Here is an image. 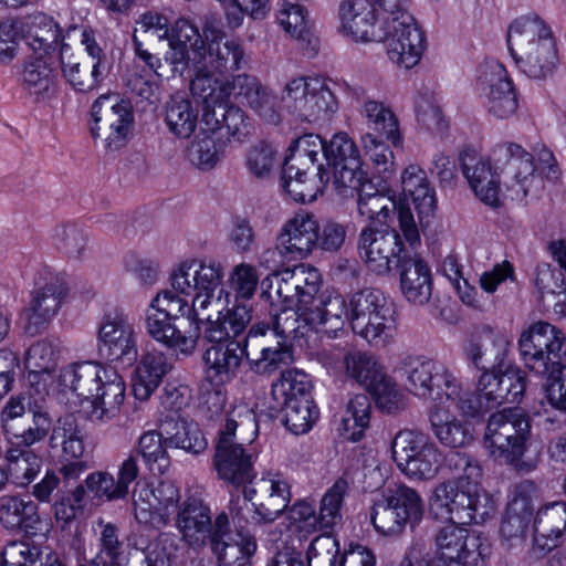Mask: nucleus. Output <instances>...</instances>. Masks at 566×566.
Returning <instances> with one entry per match:
<instances>
[{"instance_id": "473e14b6", "label": "nucleus", "mask_w": 566, "mask_h": 566, "mask_svg": "<svg viewBox=\"0 0 566 566\" xmlns=\"http://www.w3.org/2000/svg\"><path fill=\"white\" fill-rule=\"evenodd\" d=\"M0 523L4 528L23 532L29 537L43 535L45 531L39 505L20 495L0 497Z\"/></svg>"}, {"instance_id": "ea45409f", "label": "nucleus", "mask_w": 566, "mask_h": 566, "mask_svg": "<svg viewBox=\"0 0 566 566\" xmlns=\"http://www.w3.org/2000/svg\"><path fill=\"white\" fill-rule=\"evenodd\" d=\"M101 380L88 401L96 418L105 420L118 413L125 400L126 387L122 376L112 368H105Z\"/></svg>"}, {"instance_id": "393cba45", "label": "nucleus", "mask_w": 566, "mask_h": 566, "mask_svg": "<svg viewBox=\"0 0 566 566\" xmlns=\"http://www.w3.org/2000/svg\"><path fill=\"white\" fill-rule=\"evenodd\" d=\"M145 327L147 334L156 342L184 355H191L198 342L195 326H186L163 314L149 305L145 313Z\"/></svg>"}, {"instance_id": "6e6552de", "label": "nucleus", "mask_w": 566, "mask_h": 566, "mask_svg": "<svg viewBox=\"0 0 566 566\" xmlns=\"http://www.w3.org/2000/svg\"><path fill=\"white\" fill-rule=\"evenodd\" d=\"M522 360L533 373L549 380L566 368V337L546 322H536L521 334Z\"/></svg>"}, {"instance_id": "a878e982", "label": "nucleus", "mask_w": 566, "mask_h": 566, "mask_svg": "<svg viewBox=\"0 0 566 566\" xmlns=\"http://www.w3.org/2000/svg\"><path fill=\"white\" fill-rule=\"evenodd\" d=\"M203 34L208 44L207 46L203 44L201 52L195 55V62L218 73L237 71L241 67L244 50L239 41H222L224 32L211 23L205 25Z\"/></svg>"}, {"instance_id": "2eb2a0df", "label": "nucleus", "mask_w": 566, "mask_h": 566, "mask_svg": "<svg viewBox=\"0 0 566 566\" xmlns=\"http://www.w3.org/2000/svg\"><path fill=\"white\" fill-rule=\"evenodd\" d=\"M91 116V134L95 139H102L106 150H117L125 145L134 123L129 102L116 94H103L93 103Z\"/></svg>"}, {"instance_id": "20e7f679", "label": "nucleus", "mask_w": 566, "mask_h": 566, "mask_svg": "<svg viewBox=\"0 0 566 566\" xmlns=\"http://www.w3.org/2000/svg\"><path fill=\"white\" fill-rule=\"evenodd\" d=\"M509 51L517 69L527 77L544 80L558 63L552 30L537 17H521L507 30Z\"/></svg>"}, {"instance_id": "9b49d317", "label": "nucleus", "mask_w": 566, "mask_h": 566, "mask_svg": "<svg viewBox=\"0 0 566 566\" xmlns=\"http://www.w3.org/2000/svg\"><path fill=\"white\" fill-rule=\"evenodd\" d=\"M392 459L408 478L431 480L440 468L441 452L430 438L417 430H400L391 442Z\"/></svg>"}, {"instance_id": "f257e3e1", "label": "nucleus", "mask_w": 566, "mask_h": 566, "mask_svg": "<svg viewBox=\"0 0 566 566\" xmlns=\"http://www.w3.org/2000/svg\"><path fill=\"white\" fill-rule=\"evenodd\" d=\"M455 482L436 486L433 502L444 509L453 521L463 524L483 523L494 511L492 496L480 486L482 469L476 459L464 452H451L446 458Z\"/></svg>"}, {"instance_id": "dca6fc26", "label": "nucleus", "mask_w": 566, "mask_h": 566, "mask_svg": "<svg viewBox=\"0 0 566 566\" xmlns=\"http://www.w3.org/2000/svg\"><path fill=\"white\" fill-rule=\"evenodd\" d=\"M180 504V493L171 481H159L156 486L144 485L133 493L136 521L150 528H160L169 524Z\"/></svg>"}, {"instance_id": "09e8293b", "label": "nucleus", "mask_w": 566, "mask_h": 566, "mask_svg": "<svg viewBox=\"0 0 566 566\" xmlns=\"http://www.w3.org/2000/svg\"><path fill=\"white\" fill-rule=\"evenodd\" d=\"M429 420L434 437L444 447L464 448L474 440V428L455 417H449L437 409L430 412Z\"/></svg>"}, {"instance_id": "6e6d98bb", "label": "nucleus", "mask_w": 566, "mask_h": 566, "mask_svg": "<svg viewBox=\"0 0 566 566\" xmlns=\"http://www.w3.org/2000/svg\"><path fill=\"white\" fill-rule=\"evenodd\" d=\"M346 375L364 386L368 391L388 375L370 353L349 352L344 356Z\"/></svg>"}, {"instance_id": "6ab92c4d", "label": "nucleus", "mask_w": 566, "mask_h": 566, "mask_svg": "<svg viewBox=\"0 0 566 566\" xmlns=\"http://www.w3.org/2000/svg\"><path fill=\"white\" fill-rule=\"evenodd\" d=\"M377 4L373 0H342L338 4V32L356 43L382 42L385 14L378 21Z\"/></svg>"}, {"instance_id": "f704fd0d", "label": "nucleus", "mask_w": 566, "mask_h": 566, "mask_svg": "<svg viewBox=\"0 0 566 566\" xmlns=\"http://www.w3.org/2000/svg\"><path fill=\"white\" fill-rule=\"evenodd\" d=\"M312 168L301 167L295 163L284 161L282 168V187L296 202H313L323 195L329 181L328 170L323 165L317 166L316 178L307 179V171Z\"/></svg>"}, {"instance_id": "58836bf2", "label": "nucleus", "mask_w": 566, "mask_h": 566, "mask_svg": "<svg viewBox=\"0 0 566 566\" xmlns=\"http://www.w3.org/2000/svg\"><path fill=\"white\" fill-rule=\"evenodd\" d=\"M205 130L211 134L226 130L229 137L243 140L250 135L251 123L247 113L239 106L223 102L217 107L205 109L202 113Z\"/></svg>"}, {"instance_id": "338daca9", "label": "nucleus", "mask_w": 566, "mask_h": 566, "mask_svg": "<svg viewBox=\"0 0 566 566\" xmlns=\"http://www.w3.org/2000/svg\"><path fill=\"white\" fill-rule=\"evenodd\" d=\"M326 143L315 134H305L293 140L284 161L295 163L301 167L314 168L318 155L325 156Z\"/></svg>"}, {"instance_id": "bf43d9fd", "label": "nucleus", "mask_w": 566, "mask_h": 566, "mask_svg": "<svg viewBox=\"0 0 566 566\" xmlns=\"http://www.w3.org/2000/svg\"><path fill=\"white\" fill-rule=\"evenodd\" d=\"M349 322L370 318V316L396 311L394 301L377 289H364L354 293L349 300Z\"/></svg>"}, {"instance_id": "423d86ee", "label": "nucleus", "mask_w": 566, "mask_h": 566, "mask_svg": "<svg viewBox=\"0 0 566 566\" xmlns=\"http://www.w3.org/2000/svg\"><path fill=\"white\" fill-rule=\"evenodd\" d=\"M534 151L537 164L532 153L513 142L497 144L492 150L495 168L504 174L509 187L514 189L517 196L526 197L533 188L539 186L541 178L537 171L553 181L560 175L554 154L548 148L542 146Z\"/></svg>"}, {"instance_id": "a211bd4d", "label": "nucleus", "mask_w": 566, "mask_h": 566, "mask_svg": "<svg viewBox=\"0 0 566 566\" xmlns=\"http://www.w3.org/2000/svg\"><path fill=\"white\" fill-rule=\"evenodd\" d=\"M97 350L101 357L112 363L130 366L137 360L136 333L125 313L114 311L103 316L97 335Z\"/></svg>"}, {"instance_id": "b1692460", "label": "nucleus", "mask_w": 566, "mask_h": 566, "mask_svg": "<svg viewBox=\"0 0 566 566\" xmlns=\"http://www.w3.org/2000/svg\"><path fill=\"white\" fill-rule=\"evenodd\" d=\"M218 566H252L251 558L256 552V542L252 536L239 535L234 539L227 513L217 515L213 537L208 543Z\"/></svg>"}, {"instance_id": "c85d7f7f", "label": "nucleus", "mask_w": 566, "mask_h": 566, "mask_svg": "<svg viewBox=\"0 0 566 566\" xmlns=\"http://www.w3.org/2000/svg\"><path fill=\"white\" fill-rule=\"evenodd\" d=\"M459 160L462 174L475 196L485 205L497 207L500 179L493 171L490 160L472 148L463 149Z\"/></svg>"}, {"instance_id": "a19ab883", "label": "nucleus", "mask_w": 566, "mask_h": 566, "mask_svg": "<svg viewBox=\"0 0 566 566\" xmlns=\"http://www.w3.org/2000/svg\"><path fill=\"white\" fill-rule=\"evenodd\" d=\"M509 344L503 335L495 334L488 327L484 329L483 338H473L468 342L464 353L475 368L488 371L502 365Z\"/></svg>"}, {"instance_id": "c9c22d12", "label": "nucleus", "mask_w": 566, "mask_h": 566, "mask_svg": "<svg viewBox=\"0 0 566 566\" xmlns=\"http://www.w3.org/2000/svg\"><path fill=\"white\" fill-rule=\"evenodd\" d=\"M396 269L399 270L400 287L406 300L415 305L427 304L432 294V277L422 258L408 253Z\"/></svg>"}, {"instance_id": "ddd939ff", "label": "nucleus", "mask_w": 566, "mask_h": 566, "mask_svg": "<svg viewBox=\"0 0 566 566\" xmlns=\"http://www.w3.org/2000/svg\"><path fill=\"white\" fill-rule=\"evenodd\" d=\"M382 42H386L389 59L407 70L417 65L426 49L422 30L408 10V3L385 14Z\"/></svg>"}, {"instance_id": "f3484780", "label": "nucleus", "mask_w": 566, "mask_h": 566, "mask_svg": "<svg viewBox=\"0 0 566 566\" xmlns=\"http://www.w3.org/2000/svg\"><path fill=\"white\" fill-rule=\"evenodd\" d=\"M358 253L371 272L385 275L396 268L409 251L396 230L366 227L359 233Z\"/></svg>"}, {"instance_id": "7ed1b4c3", "label": "nucleus", "mask_w": 566, "mask_h": 566, "mask_svg": "<svg viewBox=\"0 0 566 566\" xmlns=\"http://www.w3.org/2000/svg\"><path fill=\"white\" fill-rule=\"evenodd\" d=\"M251 322L250 311L237 306L229 315L218 317L205 329V337L213 345L206 349L203 359L207 377L217 386L232 381L241 367L248 348L239 339Z\"/></svg>"}, {"instance_id": "2f4dec72", "label": "nucleus", "mask_w": 566, "mask_h": 566, "mask_svg": "<svg viewBox=\"0 0 566 566\" xmlns=\"http://www.w3.org/2000/svg\"><path fill=\"white\" fill-rule=\"evenodd\" d=\"M241 103H245L263 120L271 124L280 122L276 96L264 86L255 76L239 74L233 77L230 93Z\"/></svg>"}, {"instance_id": "aec40b11", "label": "nucleus", "mask_w": 566, "mask_h": 566, "mask_svg": "<svg viewBox=\"0 0 566 566\" xmlns=\"http://www.w3.org/2000/svg\"><path fill=\"white\" fill-rule=\"evenodd\" d=\"M67 293V283L61 275H51L44 284L35 287L23 310L25 334L35 336L44 332L59 313Z\"/></svg>"}, {"instance_id": "4468645a", "label": "nucleus", "mask_w": 566, "mask_h": 566, "mask_svg": "<svg viewBox=\"0 0 566 566\" xmlns=\"http://www.w3.org/2000/svg\"><path fill=\"white\" fill-rule=\"evenodd\" d=\"M407 389L418 398L441 401L454 397L459 380L441 363L420 356H407L401 363Z\"/></svg>"}, {"instance_id": "9d476101", "label": "nucleus", "mask_w": 566, "mask_h": 566, "mask_svg": "<svg viewBox=\"0 0 566 566\" xmlns=\"http://www.w3.org/2000/svg\"><path fill=\"white\" fill-rule=\"evenodd\" d=\"M268 283L269 289L263 290L261 296L272 306L276 304L289 310L301 306L303 311L319 292L322 279L316 269L301 264L268 276L262 285Z\"/></svg>"}, {"instance_id": "c03bdc74", "label": "nucleus", "mask_w": 566, "mask_h": 566, "mask_svg": "<svg viewBox=\"0 0 566 566\" xmlns=\"http://www.w3.org/2000/svg\"><path fill=\"white\" fill-rule=\"evenodd\" d=\"M195 76L190 81V92L203 104V111L228 102L230 83L216 77L213 71L193 61Z\"/></svg>"}, {"instance_id": "e433bc0d", "label": "nucleus", "mask_w": 566, "mask_h": 566, "mask_svg": "<svg viewBox=\"0 0 566 566\" xmlns=\"http://www.w3.org/2000/svg\"><path fill=\"white\" fill-rule=\"evenodd\" d=\"M106 367L95 361H81L65 366L60 370L59 388L64 395H71L84 401L92 398L97 382Z\"/></svg>"}, {"instance_id": "4c0bfd02", "label": "nucleus", "mask_w": 566, "mask_h": 566, "mask_svg": "<svg viewBox=\"0 0 566 566\" xmlns=\"http://www.w3.org/2000/svg\"><path fill=\"white\" fill-rule=\"evenodd\" d=\"M69 45L63 44L60 53L61 70L70 86L78 93H90L99 87L108 71L95 62H86L81 56L69 53Z\"/></svg>"}, {"instance_id": "0eeeda50", "label": "nucleus", "mask_w": 566, "mask_h": 566, "mask_svg": "<svg viewBox=\"0 0 566 566\" xmlns=\"http://www.w3.org/2000/svg\"><path fill=\"white\" fill-rule=\"evenodd\" d=\"M424 515V502L419 492L406 484L388 488L371 509L375 531L385 537H398L407 526L417 527Z\"/></svg>"}, {"instance_id": "5fc2aeb1", "label": "nucleus", "mask_w": 566, "mask_h": 566, "mask_svg": "<svg viewBox=\"0 0 566 566\" xmlns=\"http://www.w3.org/2000/svg\"><path fill=\"white\" fill-rule=\"evenodd\" d=\"M49 447L63 461L81 459L85 447L81 430L74 420L59 419L54 426Z\"/></svg>"}, {"instance_id": "774afa93", "label": "nucleus", "mask_w": 566, "mask_h": 566, "mask_svg": "<svg viewBox=\"0 0 566 566\" xmlns=\"http://www.w3.org/2000/svg\"><path fill=\"white\" fill-rule=\"evenodd\" d=\"M180 539L171 533H161L156 546L146 555V564L149 566H174L180 563L186 548L180 545Z\"/></svg>"}, {"instance_id": "603ef678", "label": "nucleus", "mask_w": 566, "mask_h": 566, "mask_svg": "<svg viewBox=\"0 0 566 566\" xmlns=\"http://www.w3.org/2000/svg\"><path fill=\"white\" fill-rule=\"evenodd\" d=\"M25 38L34 51H44L61 49L62 31L59 24L45 13L38 12L25 18L23 21Z\"/></svg>"}, {"instance_id": "cd10ccee", "label": "nucleus", "mask_w": 566, "mask_h": 566, "mask_svg": "<svg viewBox=\"0 0 566 566\" xmlns=\"http://www.w3.org/2000/svg\"><path fill=\"white\" fill-rule=\"evenodd\" d=\"M348 310L343 296L318 292L313 296L312 304L304 307L302 316L308 328L335 338L339 332H344L345 323L349 321Z\"/></svg>"}, {"instance_id": "680f3d73", "label": "nucleus", "mask_w": 566, "mask_h": 566, "mask_svg": "<svg viewBox=\"0 0 566 566\" xmlns=\"http://www.w3.org/2000/svg\"><path fill=\"white\" fill-rule=\"evenodd\" d=\"M98 538V551L90 560L91 566H127L123 543L119 541L118 527L113 523H103Z\"/></svg>"}, {"instance_id": "052dcab7", "label": "nucleus", "mask_w": 566, "mask_h": 566, "mask_svg": "<svg viewBox=\"0 0 566 566\" xmlns=\"http://www.w3.org/2000/svg\"><path fill=\"white\" fill-rule=\"evenodd\" d=\"M371 402L366 394H357L346 403L342 426L346 439L359 441L369 427Z\"/></svg>"}, {"instance_id": "e2e57ef3", "label": "nucleus", "mask_w": 566, "mask_h": 566, "mask_svg": "<svg viewBox=\"0 0 566 566\" xmlns=\"http://www.w3.org/2000/svg\"><path fill=\"white\" fill-rule=\"evenodd\" d=\"M167 446L168 443L165 441V434L161 429L160 431L148 430L138 438L135 454L142 457L150 471L157 470L158 473H164L169 464Z\"/></svg>"}, {"instance_id": "0e129e2a", "label": "nucleus", "mask_w": 566, "mask_h": 566, "mask_svg": "<svg viewBox=\"0 0 566 566\" xmlns=\"http://www.w3.org/2000/svg\"><path fill=\"white\" fill-rule=\"evenodd\" d=\"M229 283L234 295V304L231 310H228L227 315L237 306H244L250 311V315L252 316V310L245 302L250 301L256 292L259 285L256 269L249 263L235 265L230 273Z\"/></svg>"}, {"instance_id": "13d9d810", "label": "nucleus", "mask_w": 566, "mask_h": 566, "mask_svg": "<svg viewBox=\"0 0 566 566\" xmlns=\"http://www.w3.org/2000/svg\"><path fill=\"white\" fill-rule=\"evenodd\" d=\"M6 460L10 481L20 488L29 485L42 468V458L30 449L10 448Z\"/></svg>"}, {"instance_id": "a18cd8bd", "label": "nucleus", "mask_w": 566, "mask_h": 566, "mask_svg": "<svg viewBox=\"0 0 566 566\" xmlns=\"http://www.w3.org/2000/svg\"><path fill=\"white\" fill-rule=\"evenodd\" d=\"M165 441L170 447L180 448L192 453L203 451L208 442L198 424L179 417L167 416L160 422Z\"/></svg>"}, {"instance_id": "1a4fd4ad", "label": "nucleus", "mask_w": 566, "mask_h": 566, "mask_svg": "<svg viewBox=\"0 0 566 566\" xmlns=\"http://www.w3.org/2000/svg\"><path fill=\"white\" fill-rule=\"evenodd\" d=\"M450 524L440 527L434 535L436 566H486L491 546L485 537L460 526L448 514Z\"/></svg>"}, {"instance_id": "69168bd1", "label": "nucleus", "mask_w": 566, "mask_h": 566, "mask_svg": "<svg viewBox=\"0 0 566 566\" xmlns=\"http://www.w3.org/2000/svg\"><path fill=\"white\" fill-rule=\"evenodd\" d=\"M279 408L284 413L285 427L294 434L308 432L319 418V410L313 398L287 402Z\"/></svg>"}, {"instance_id": "3c124183", "label": "nucleus", "mask_w": 566, "mask_h": 566, "mask_svg": "<svg viewBox=\"0 0 566 566\" xmlns=\"http://www.w3.org/2000/svg\"><path fill=\"white\" fill-rule=\"evenodd\" d=\"M245 359L252 373L270 377L293 363V348L284 340H276L274 344L263 345L256 355L248 350Z\"/></svg>"}, {"instance_id": "39448f33", "label": "nucleus", "mask_w": 566, "mask_h": 566, "mask_svg": "<svg viewBox=\"0 0 566 566\" xmlns=\"http://www.w3.org/2000/svg\"><path fill=\"white\" fill-rule=\"evenodd\" d=\"M530 416L520 408H504L493 412L486 422L484 447L496 461L517 471H531L535 467L523 461L531 439Z\"/></svg>"}, {"instance_id": "412c9836", "label": "nucleus", "mask_w": 566, "mask_h": 566, "mask_svg": "<svg viewBox=\"0 0 566 566\" xmlns=\"http://www.w3.org/2000/svg\"><path fill=\"white\" fill-rule=\"evenodd\" d=\"M217 517L212 520L209 504L199 494H188L175 514V527L181 541L193 549H201L212 539Z\"/></svg>"}, {"instance_id": "49530a36", "label": "nucleus", "mask_w": 566, "mask_h": 566, "mask_svg": "<svg viewBox=\"0 0 566 566\" xmlns=\"http://www.w3.org/2000/svg\"><path fill=\"white\" fill-rule=\"evenodd\" d=\"M164 123L175 137L187 139L197 128L198 109L188 97L174 95L164 106Z\"/></svg>"}, {"instance_id": "5701e85b", "label": "nucleus", "mask_w": 566, "mask_h": 566, "mask_svg": "<svg viewBox=\"0 0 566 566\" xmlns=\"http://www.w3.org/2000/svg\"><path fill=\"white\" fill-rule=\"evenodd\" d=\"M255 488H244L243 497L248 506H253L252 518L256 523H271L275 521L287 507L291 501L289 483L280 475L262 478Z\"/></svg>"}, {"instance_id": "72a5a7b5", "label": "nucleus", "mask_w": 566, "mask_h": 566, "mask_svg": "<svg viewBox=\"0 0 566 566\" xmlns=\"http://www.w3.org/2000/svg\"><path fill=\"white\" fill-rule=\"evenodd\" d=\"M566 535V502L551 503L538 510L534 521V552L544 555L560 545Z\"/></svg>"}, {"instance_id": "de8ad7c7", "label": "nucleus", "mask_w": 566, "mask_h": 566, "mask_svg": "<svg viewBox=\"0 0 566 566\" xmlns=\"http://www.w3.org/2000/svg\"><path fill=\"white\" fill-rule=\"evenodd\" d=\"M360 115L366 119L367 133L385 138L395 146L400 143L399 123L389 106L382 102L367 98L360 106Z\"/></svg>"}, {"instance_id": "bb28decb", "label": "nucleus", "mask_w": 566, "mask_h": 566, "mask_svg": "<svg viewBox=\"0 0 566 566\" xmlns=\"http://www.w3.org/2000/svg\"><path fill=\"white\" fill-rule=\"evenodd\" d=\"M223 266L216 261L191 260L182 262L171 274L172 290L185 296L193 292H217L222 285Z\"/></svg>"}, {"instance_id": "f03ea898", "label": "nucleus", "mask_w": 566, "mask_h": 566, "mask_svg": "<svg viewBox=\"0 0 566 566\" xmlns=\"http://www.w3.org/2000/svg\"><path fill=\"white\" fill-rule=\"evenodd\" d=\"M258 434L256 415L249 405H235L226 413L213 457V467L221 480L243 489L253 481L252 459L243 446L251 443Z\"/></svg>"}, {"instance_id": "f8f14e48", "label": "nucleus", "mask_w": 566, "mask_h": 566, "mask_svg": "<svg viewBox=\"0 0 566 566\" xmlns=\"http://www.w3.org/2000/svg\"><path fill=\"white\" fill-rule=\"evenodd\" d=\"M282 101L300 120L315 123L335 114L338 102L321 77H295L284 87Z\"/></svg>"}, {"instance_id": "7c9ffc66", "label": "nucleus", "mask_w": 566, "mask_h": 566, "mask_svg": "<svg viewBox=\"0 0 566 566\" xmlns=\"http://www.w3.org/2000/svg\"><path fill=\"white\" fill-rule=\"evenodd\" d=\"M319 224L314 214L297 212L281 229L279 245L293 258L304 259L318 244Z\"/></svg>"}, {"instance_id": "864d4df0", "label": "nucleus", "mask_w": 566, "mask_h": 566, "mask_svg": "<svg viewBox=\"0 0 566 566\" xmlns=\"http://www.w3.org/2000/svg\"><path fill=\"white\" fill-rule=\"evenodd\" d=\"M312 388L310 376L293 368L281 373L271 386V395L277 407H281L287 402L313 398Z\"/></svg>"}, {"instance_id": "8fccbe9b", "label": "nucleus", "mask_w": 566, "mask_h": 566, "mask_svg": "<svg viewBox=\"0 0 566 566\" xmlns=\"http://www.w3.org/2000/svg\"><path fill=\"white\" fill-rule=\"evenodd\" d=\"M23 90L35 101L51 98L56 92V75L53 69L42 59L28 61L21 73Z\"/></svg>"}, {"instance_id": "4be33fe9", "label": "nucleus", "mask_w": 566, "mask_h": 566, "mask_svg": "<svg viewBox=\"0 0 566 566\" xmlns=\"http://www.w3.org/2000/svg\"><path fill=\"white\" fill-rule=\"evenodd\" d=\"M479 90L485 99L484 105L494 117L503 119L516 112V93L502 64L492 62L484 66L479 76Z\"/></svg>"}, {"instance_id": "79ce46f5", "label": "nucleus", "mask_w": 566, "mask_h": 566, "mask_svg": "<svg viewBox=\"0 0 566 566\" xmlns=\"http://www.w3.org/2000/svg\"><path fill=\"white\" fill-rule=\"evenodd\" d=\"M170 368L171 366L164 353L151 352L144 355L136 367L133 379L134 397L139 401L148 400Z\"/></svg>"}, {"instance_id": "4d7b16f0", "label": "nucleus", "mask_w": 566, "mask_h": 566, "mask_svg": "<svg viewBox=\"0 0 566 566\" xmlns=\"http://www.w3.org/2000/svg\"><path fill=\"white\" fill-rule=\"evenodd\" d=\"M349 492L348 481L344 478L337 479L323 494L317 512L318 528L331 534L342 523V507L345 496Z\"/></svg>"}, {"instance_id": "c756f323", "label": "nucleus", "mask_w": 566, "mask_h": 566, "mask_svg": "<svg viewBox=\"0 0 566 566\" xmlns=\"http://www.w3.org/2000/svg\"><path fill=\"white\" fill-rule=\"evenodd\" d=\"M478 389L486 399L485 405L493 409L504 403H517L526 389L525 373L518 368H507L503 373L484 371Z\"/></svg>"}, {"instance_id": "37998d69", "label": "nucleus", "mask_w": 566, "mask_h": 566, "mask_svg": "<svg viewBox=\"0 0 566 566\" xmlns=\"http://www.w3.org/2000/svg\"><path fill=\"white\" fill-rule=\"evenodd\" d=\"M398 313L396 311L376 314L370 318L353 319L350 327L355 335L363 338L370 346L386 347L396 337Z\"/></svg>"}]
</instances>
